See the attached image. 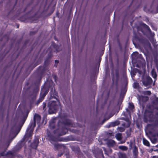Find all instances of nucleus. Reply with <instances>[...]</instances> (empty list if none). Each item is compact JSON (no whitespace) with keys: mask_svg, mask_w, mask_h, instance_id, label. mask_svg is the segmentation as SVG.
Wrapping results in <instances>:
<instances>
[{"mask_svg":"<svg viewBox=\"0 0 158 158\" xmlns=\"http://www.w3.org/2000/svg\"><path fill=\"white\" fill-rule=\"evenodd\" d=\"M39 143V140L38 139H36L35 141V143L36 145V147H37V145Z\"/></svg>","mask_w":158,"mask_h":158,"instance_id":"15","label":"nucleus"},{"mask_svg":"<svg viewBox=\"0 0 158 158\" xmlns=\"http://www.w3.org/2000/svg\"><path fill=\"white\" fill-rule=\"evenodd\" d=\"M65 134V133H62V134H61V135H64Z\"/></svg>","mask_w":158,"mask_h":158,"instance_id":"23","label":"nucleus"},{"mask_svg":"<svg viewBox=\"0 0 158 158\" xmlns=\"http://www.w3.org/2000/svg\"><path fill=\"white\" fill-rule=\"evenodd\" d=\"M151 94V92L150 91H147L145 92V94L150 95Z\"/></svg>","mask_w":158,"mask_h":158,"instance_id":"16","label":"nucleus"},{"mask_svg":"<svg viewBox=\"0 0 158 158\" xmlns=\"http://www.w3.org/2000/svg\"><path fill=\"white\" fill-rule=\"evenodd\" d=\"M16 136V135H15V136H14V137H15Z\"/></svg>","mask_w":158,"mask_h":158,"instance_id":"30","label":"nucleus"},{"mask_svg":"<svg viewBox=\"0 0 158 158\" xmlns=\"http://www.w3.org/2000/svg\"><path fill=\"white\" fill-rule=\"evenodd\" d=\"M119 149L124 151L127 150V147L123 146H119Z\"/></svg>","mask_w":158,"mask_h":158,"instance_id":"11","label":"nucleus"},{"mask_svg":"<svg viewBox=\"0 0 158 158\" xmlns=\"http://www.w3.org/2000/svg\"><path fill=\"white\" fill-rule=\"evenodd\" d=\"M55 105V102H52V106ZM58 106L56 105H55L54 107H52V106L50 108V110L51 109H52V108L54 109V111H53L51 113H50V114L52 113H54L55 112Z\"/></svg>","mask_w":158,"mask_h":158,"instance_id":"4","label":"nucleus"},{"mask_svg":"<svg viewBox=\"0 0 158 158\" xmlns=\"http://www.w3.org/2000/svg\"><path fill=\"white\" fill-rule=\"evenodd\" d=\"M36 118H37L39 120H40V117L38 115H36L34 117V123H33V127L35 126V123L36 121Z\"/></svg>","mask_w":158,"mask_h":158,"instance_id":"6","label":"nucleus"},{"mask_svg":"<svg viewBox=\"0 0 158 158\" xmlns=\"http://www.w3.org/2000/svg\"><path fill=\"white\" fill-rule=\"evenodd\" d=\"M115 137L118 140H120L121 139V134L120 133L117 134L116 135Z\"/></svg>","mask_w":158,"mask_h":158,"instance_id":"9","label":"nucleus"},{"mask_svg":"<svg viewBox=\"0 0 158 158\" xmlns=\"http://www.w3.org/2000/svg\"><path fill=\"white\" fill-rule=\"evenodd\" d=\"M48 91L47 90H45V89L44 87L42 89L40 94V96L38 101V103L41 102L43 101Z\"/></svg>","mask_w":158,"mask_h":158,"instance_id":"1","label":"nucleus"},{"mask_svg":"<svg viewBox=\"0 0 158 158\" xmlns=\"http://www.w3.org/2000/svg\"><path fill=\"white\" fill-rule=\"evenodd\" d=\"M45 106V105L44 106H44Z\"/></svg>","mask_w":158,"mask_h":158,"instance_id":"25","label":"nucleus"},{"mask_svg":"<svg viewBox=\"0 0 158 158\" xmlns=\"http://www.w3.org/2000/svg\"><path fill=\"white\" fill-rule=\"evenodd\" d=\"M16 136V135H15V136H14V137H15Z\"/></svg>","mask_w":158,"mask_h":158,"instance_id":"27","label":"nucleus"},{"mask_svg":"<svg viewBox=\"0 0 158 158\" xmlns=\"http://www.w3.org/2000/svg\"><path fill=\"white\" fill-rule=\"evenodd\" d=\"M16 136V135H15V136H14V137H15Z\"/></svg>","mask_w":158,"mask_h":158,"instance_id":"28","label":"nucleus"},{"mask_svg":"<svg viewBox=\"0 0 158 158\" xmlns=\"http://www.w3.org/2000/svg\"><path fill=\"white\" fill-rule=\"evenodd\" d=\"M138 54V53L137 52H134L132 54V56H136Z\"/></svg>","mask_w":158,"mask_h":158,"instance_id":"18","label":"nucleus"},{"mask_svg":"<svg viewBox=\"0 0 158 158\" xmlns=\"http://www.w3.org/2000/svg\"><path fill=\"white\" fill-rule=\"evenodd\" d=\"M133 153L134 155L136 156L138 154V151L136 148H135L133 150Z\"/></svg>","mask_w":158,"mask_h":158,"instance_id":"12","label":"nucleus"},{"mask_svg":"<svg viewBox=\"0 0 158 158\" xmlns=\"http://www.w3.org/2000/svg\"><path fill=\"white\" fill-rule=\"evenodd\" d=\"M143 143L145 145L148 146H149V143L148 141L144 139H143Z\"/></svg>","mask_w":158,"mask_h":158,"instance_id":"7","label":"nucleus"},{"mask_svg":"<svg viewBox=\"0 0 158 158\" xmlns=\"http://www.w3.org/2000/svg\"><path fill=\"white\" fill-rule=\"evenodd\" d=\"M147 81L145 82L144 80L143 82V84L145 86L149 85L152 82V79L150 77H148L146 79Z\"/></svg>","mask_w":158,"mask_h":158,"instance_id":"2","label":"nucleus"},{"mask_svg":"<svg viewBox=\"0 0 158 158\" xmlns=\"http://www.w3.org/2000/svg\"><path fill=\"white\" fill-rule=\"evenodd\" d=\"M33 129H32L30 131L29 136H32V132L33 131Z\"/></svg>","mask_w":158,"mask_h":158,"instance_id":"14","label":"nucleus"},{"mask_svg":"<svg viewBox=\"0 0 158 158\" xmlns=\"http://www.w3.org/2000/svg\"><path fill=\"white\" fill-rule=\"evenodd\" d=\"M55 62H56V63H58V61L57 60H56Z\"/></svg>","mask_w":158,"mask_h":158,"instance_id":"20","label":"nucleus"},{"mask_svg":"<svg viewBox=\"0 0 158 158\" xmlns=\"http://www.w3.org/2000/svg\"><path fill=\"white\" fill-rule=\"evenodd\" d=\"M118 130L120 131H124V129L123 128L119 127L118 128Z\"/></svg>","mask_w":158,"mask_h":158,"instance_id":"17","label":"nucleus"},{"mask_svg":"<svg viewBox=\"0 0 158 158\" xmlns=\"http://www.w3.org/2000/svg\"><path fill=\"white\" fill-rule=\"evenodd\" d=\"M126 110H127H127H128V109H126Z\"/></svg>","mask_w":158,"mask_h":158,"instance_id":"26","label":"nucleus"},{"mask_svg":"<svg viewBox=\"0 0 158 158\" xmlns=\"http://www.w3.org/2000/svg\"><path fill=\"white\" fill-rule=\"evenodd\" d=\"M111 142H112L113 143H114V141H113V140L111 141Z\"/></svg>","mask_w":158,"mask_h":158,"instance_id":"22","label":"nucleus"},{"mask_svg":"<svg viewBox=\"0 0 158 158\" xmlns=\"http://www.w3.org/2000/svg\"><path fill=\"white\" fill-rule=\"evenodd\" d=\"M154 126V125H152V124H148L147 126L146 127V131H148L149 130H150V129H152Z\"/></svg>","mask_w":158,"mask_h":158,"instance_id":"5","label":"nucleus"},{"mask_svg":"<svg viewBox=\"0 0 158 158\" xmlns=\"http://www.w3.org/2000/svg\"><path fill=\"white\" fill-rule=\"evenodd\" d=\"M152 75L153 78H154V79H155L156 77V73L155 71L154 70H152Z\"/></svg>","mask_w":158,"mask_h":158,"instance_id":"10","label":"nucleus"},{"mask_svg":"<svg viewBox=\"0 0 158 158\" xmlns=\"http://www.w3.org/2000/svg\"><path fill=\"white\" fill-rule=\"evenodd\" d=\"M139 102H144L147 101L148 99V98L147 97L141 96L140 97L139 99Z\"/></svg>","mask_w":158,"mask_h":158,"instance_id":"3","label":"nucleus"},{"mask_svg":"<svg viewBox=\"0 0 158 158\" xmlns=\"http://www.w3.org/2000/svg\"><path fill=\"white\" fill-rule=\"evenodd\" d=\"M29 128H28L27 129V132H28L29 131Z\"/></svg>","mask_w":158,"mask_h":158,"instance_id":"21","label":"nucleus"},{"mask_svg":"<svg viewBox=\"0 0 158 158\" xmlns=\"http://www.w3.org/2000/svg\"><path fill=\"white\" fill-rule=\"evenodd\" d=\"M129 108L131 110V111L133 112V109L134 108V106L132 103H129Z\"/></svg>","mask_w":158,"mask_h":158,"instance_id":"8","label":"nucleus"},{"mask_svg":"<svg viewBox=\"0 0 158 158\" xmlns=\"http://www.w3.org/2000/svg\"><path fill=\"white\" fill-rule=\"evenodd\" d=\"M155 121V123L156 124H158V120L156 121V119H155L154 120Z\"/></svg>","mask_w":158,"mask_h":158,"instance_id":"19","label":"nucleus"},{"mask_svg":"<svg viewBox=\"0 0 158 158\" xmlns=\"http://www.w3.org/2000/svg\"><path fill=\"white\" fill-rule=\"evenodd\" d=\"M138 84L137 83H134L133 85V86L134 88H137L138 86Z\"/></svg>","mask_w":158,"mask_h":158,"instance_id":"13","label":"nucleus"},{"mask_svg":"<svg viewBox=\"0 0 158 158\" xmlns=\"http://www.w3.org/2000/svg\"><path fill=\"white\" fill-rule=\"evenodd\" d=\"M104 150L105 152L106 151V150L105 148L104 149Z\"/></svg>","mask_w":158,"mask_h":158,"instance_id":"24","label":"nucleus"},{"mask_svg":"<svg viewBox=\"0 0 158 158\" xmlns=\"http://www.w3.org/2000/svg\"><path fill=\"white\" fill-rule=\"evenodd\" d=\"M16 136V135H15V136H14V137H15Z\"/></svg>","mask_w":158,"mask_h":158,"instance_id":"29","label":"nucleus"}]
</instances>
